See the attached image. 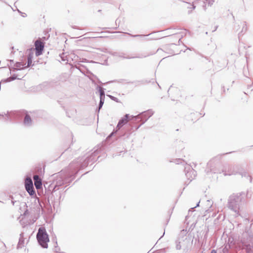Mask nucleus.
Returning a JSON list of instances; mask_svg holds the SVG:
<instances>
[{"instance_id": "nucleus-1", "label": "nucleus", "mask_w": 253, "mask_h": 253, "mask_svg": "<svg viewBox=\"0 0 253 253\" xmlns=\"http://www.w3.org/2000/svg\"><path fill=\"white\" fill-rule=\"evenodd\" d=\"M75 177L74 171L71 170L70 168L68 169L61 170L54 177L55 179L53 181V184L54 185L53 191H55L59 187L62 185L65 184L66 185V186L69 185Z\"/></svg>"}, {"instance_id": "nucleus-2", "label": "nucleus", "mask_w": 253, "mask_h": 253, "mask_svg": "<svg viewBox=\"0 0 253 253\" xmlns=\"http://www.w3.org/2000/svg\"><path fill=\"white\" fill-rule=\"evenodd\" d=\"M248 191L247 193L242 192L234 193L229 197L227 206L228 208L235 213V215H240V208L242 204L246 202V198L248 197Z\"/></svg>"}, {"instance_id": "nucleus-3", "label": "nucleus", "mask_w": 253, "mask_h": 253, "mask_svg": "<svg viewBox=\"0 0 253 253\" xmlns=\"http://www.w3.org/2000/svg\"><path fill=\"white\" fill-rule=\"evenodd\" d=\"M187 231L182 230L180 231L177 239L175 241V248L180 250L182 248L184 250H187L188 247L192 244L193 240L187 235Z\"/></svg>"}, {"instance_id": "nucleus-4", "label": "nucleus", "mask_w": 253, "mask_h": 253, "mask_svg": "<svg viewBox=\"0 0 253 253\" xmlns=\"http://www.w3.org/2000/svg\"><path fill=\"white\" fill-rule=\"evenodd\" d=\"M243 247L246 251V253H253V233L250 229H245L241 240Z\"/></svg>"}, {"instance_id": "nucleus-5", "label": "nucleus", "mask_w": 253, "mask_h": 253, "mask_svg": "<svg viewBox=\"0 0 253 253\" xmlns=\"http://www.w3.org/2000/svg\"><path fill=\"white\" fill-rule=\"evenodd\" d=\"M98 153V151H94L89 157H87L84 162L79 163L78 161L71 164L69 166L70 169L74 171V174L76 175L80 169H83L86 167L90 162H93L95 160V157Z\"/></svg>"}, {"instance_id": "nucleus-6", "label": "nucleus", "mask_w": 253, "mask_h": 253, "mask_svg": "<svg viewBox=\"0 0 253 253\" xmlns=\"http://www.w3.org/2000/svg\"><path fill=\"white\" fill-rule=\"evenodd\" d=\"M37 239L39 245L43 248H48V242L49 241L48 235L44 227H40L37 234Z\"/></svg>"}, {"instance_id": "nucleus-7", "label": "nucleus", "mask_w": 253, "mask_h": 253, "mask_svg": "<svg viewBox=\"0 0 253 253\" xmlns=\"http://www.w3.org/2000/svg\"><path fill=\"white\" fill-rule=\"evenodd\" d=\"M154 114L152 110L144 111L137 116H131V120H134L136 123L141 122V124L135 126V130L138 129L141 125L144 124Z\"/></svg>"}, {"instance_id": "nucleus-8", "label": "nucleus", "mask_w": 253, "mask_h": 253, "mask_svg": "<svg viewBox=\"0 0 253 253\" xmlns=\"http://www.w3.org/2000/svg\"><path fill=\"white\" fill-rule=\"evenodd\" d=\"M25 187L26 191L31 196H36L33 181L31 177H27L25 180Z\"/></svg>"}, {"instance_id": "nucleus-9", "label": "nucleus", "mask_w": 253, "mask_h": 253, "mask_svg": "<svg viewBox=\"0 0 253 253\" xmlns=\"http://www.w3.org/2000/svg\"><path fill=\"white\" fill-rule=\"evenodd\" d=\"M184 171L186 178L190 180V182L194 179L197 175L196 171L190 165H187L185 167Z\"/></svg>"}, {"instance_id": "nucleus-10", "label": "nucleus", "mask_w": 253, "mask_h": 253, "mask_svg": "<svg viewBox=\"0 0 253 253\" xmlns=\"http://www.w3.org/2000/svg\"><path fill=\"white\" fill-rule=\"evenodd\" d=\"M5 115L7 119V121L10 122L13 121L15 120L18 119L20 117V112H7L5 114H0V116H4Z\"/></svg>"}, {"instance_id": "nucleus-11", "label": "nucleus", "mask_w": 253, "mask_h": 253, "mask_svg": "<svg viewBox=\"0 0 253 253\" xmlns=\"http://www.w3.org/2000/svg\"><path fill=\"white\" fill-rule=\"evenodd\" d=\"M131 116H129V114H126L123 118H122L119 121L118 124L116 128L120 129L123 126L126 124L128 121H132L133 123H136L134 120H131Z\"/></svg>"}, {"instance_id": "nucleus-12", "label": "nucleus", "mask_w": 253, "mask_h": 253, "mask_svg": "<svg viewBox=\"0 0 253 253\" xmlns=\"http://www.w3.org/2000/svg\"><path fill=\"white\" fill-rule=\"evenodd\" d=\"M35 46L36 56L41 55L44 48V43L40 40H37L35 42Z\"/></svg>"}, {"instance_id": "nucleus-13", "label": "nucleus", "mask_w": 253, "mask_h": 253, "mask_svg": "<svg viewBox=\"0 0 253 253\" xmlns=\"http://www.w3.org/2000/svg\"><path fill=\"white\" fill-rule=\"evenodd\" d=\"M26 64V63L23 62H17L14 64L13 67L12 68L9 67V69L10 71L12 70L14 71L16 70H21L26 68V67H25Z\"/></svg>"}, {"instance_id": "nucleus-14", "label": "nucleus", "mask_w": 253, "mask_h": 253, "mask_svg": "<svg viewBox=\"0 0 253 253\" xmlns=\"http://www.w3.org/2000/svg\"><path fill=\"white\" fill-rule=\"evenodd\" d=\"M34 184L37 189H41L42 187V182L41 178L38 175H34L33 176Z\"/></svg>"}, {"instance_id": "nucleus-15", "label": "nucleus", "mask_w": 253, "mask_h": 253, "mask_svg": "<svg viewBox=\"0 0 253 253\" xmlns=\"http://www.w3.org/2000/svg\"><path fill=\"white\" fill-rule=\"evenodd\" d=\"M236 167H237V166H236V167L234 166L233 168L231 167L230 169H229L228 170V171H226V170H223V172H224L223 174L226 176V175H231L236 174L238 173H239L241 174H242V176H243V174L242 173H241L240 172L238 171L237 170L235 169V168Z\"/></svg>"}, {"instance_id": "nucleus-16", "label": "nucleus", "mask_w": 253, "mask_h": 253, "mask_svg": "<svg viewBox=\"0 0 253 253\" xmlns=\"http://www.w3.org/2000/svg\"><path fill=\"white\" fill-rule=\"evenodd\" d=\"M125 33L126 34L129 35L130 36H131L132 37H139L140 38V40H142V41L143 40L148 41V40H156L157 39L155 38H152V37H151L149 39L146 38V37L147 36V35H132L128 33ZM150 35L151 34H148V35H147V36H150Z\"/></svg>"}, {"instance_id": "nucleus-17", "label": "nucleus", "mask_w": 253, "mask_h": 253, "mask_svg": "<svg viewBox=\"0 0 253 253\" xmlns=\"http://www.w3.org/2000/svg\"><path fill=\"white\" fill-rule=\"evenodd\" d=\"M24 246V233H21L20 234V238L19 239V242L18 243L17 248L20 249L22 248Z\"/></svg>"}, {"instance_id": "nucleus-18", "label": "nucleus", "mask_w": 253, "mask_h": 253, "mask_svg": "<svg viewBox=\"0 0 253 253\" xmlns=\"http://www.w3.org/2000/svg\"><path fill=\"white\" fill-rule=\"evenodd\" d=\"M23 123L25 126H30L32 125V120L30 116L28 114L25 116Z\"/></svg>"}, {"instance_id": "nucleus-19", "label": "nucleus", "mask_w": 253, "mask_h": 253, "mask_svg": "<svg viewBox=\"0 0 253 253\" xmlns=\"http://www.w3.org/2000/svg\"><path fill=\"white\" fill-rule=\"evenodd\" d=\"M33 54L31 53H29L27 56V64L26 65L25 67L28 68L31 66H33L34 64L32 65V63Z\"/></svg>"}, {"instance_id": "nucleus-20", "label": "nucleus", "mask_w": 253, "mask_h": 253, "mask_svg": "<svg viewBox=\"0 0 253 253\" xmlns=\"http://www.w3.org/2000/svg\"><path fill=\"white\" fill-rule=\"evenodd\" d=\"M183 33H176L174 34H173V35L171 36L172 39H178V43L180 42L181 41V39L182 38L183 36Z\"/></svg>"}, {"instance_id": "nucleus-21", "label": "nucleus", "mask_w": 253, "mask_h": 253, "mask_svg": "<svg viewBox=\"0 0 253 253\" xmlns=\"http://www.w3.org/2000/svg\"><path fill=\"white\" fill-rule=\"evenodd\" d=\"M149 55L147 54V55H138V56H123L122 55H120V57H123V58H126V59H131V58H143V57H146L147 56H148Z\"/></svg>"}, {"instance_id": "nucleus-22", "label": "nucleus", "mask_w": 253, "mask_h": 253, "mask_svg": "<svg viewBox=\"0 0 253 253\" xmlns=\"http://www.w3.org/2000/svg\"><path fill=\"white\" fill-rule=\"evenodd\" d=\"M202 1L204 3L203 7L205 10H206V3L210 6H211L214 1V0H202Z\"/></svg>"}, {"instance_id": "nucleus-23", "label": "nucleus", "mask_w": 253, "mask_h": 253, "mask_svg": "<svg viewBox=\"0 0 253 253\" xmlns=\"http://www.w3.org/2000/svg\"><path fill=\"white\" fill-rule=\"evenodd\" d=\"M96 89L98 90L99 92V96H105V89L103 87H101V86L97 85L96 86Z\"/></svg>"}, {"instance_id": "nucleus-24", "label": "nucleus", "mask_w": 253, "mask_h": 253, "mask_svg": "<svg viewBox=\"0 0 253 253\" xmlns=\"http://www.w3.org/2000/svg\"><path fill=\"white\" fill-rule=\"evenodd\" d=\"M207 205L209 206V208L206 211V212L210 213L212 211V205L213 202L211 200H207Z\"/></svg>"}, {"instance_id": "nucleus-25", "label": "nucleus", "mask_w": 253, "mask_h": 253, "mask_svg": "<svg viewBox=\"0 0 253 253\" xmlns=\"http://www.w3.org/2000/svg\"><path fill=\"white\" fill-rule=\"evenodd\" d=\"M177 143V145H176V147L178 150H182L184 148V144L182 141H179Z\"/></svg>"}, {"instance_id": "nucleus-26", "label": "nucleus", "mask_w": 253, "mask_h": 253, "mask_svg": "<svg viewBox=\"0 0 253 253\" xmlns=\"http://www.w3.org/2000/svg\"><path fill=\"white\" fill-rule=\"evenodd\" d=\"M247 30V27L246 22H244L243 23V27L242 29L241 32L239 34V35H241V34H244Z\"/></svg>"}, {"instance_id": "nucleus-27", "label": "nucleus", "mask_w": 253, "mask_h": 253, "mask_svg": "<svg viewBox=\"0 0 253 253\" xmlns=\"http://www.w3.org/2000/svg\"><path fill=\"white\" fill-rule=\"evenodd\" d=\"M60 57L62 61H68V60L67 59V55H65L64 53H62V54H60Z\"/></svg>"}, {"instance_id": "nucleus-28", "label": "nucleus", "mask_w": 253, "mask_h": 253, "mask_svg": "<svg viewBox=\"0 0 253 253\" xmlns=\"http://www.w3.org/2000/svg\"><path fill=\"white\" fill-rule=\"evenodd\" d=\"M107 96H108L111 100L116 102H119V100L118 98L113 96L111 95H107Z\"/></svg>"}, {"instance_id": "nucleus-29", "label": "nucleus", "mask_w": 253, "mask_h": 253, "mask_svg": "<svg viewBox=\"0 0 253 253\" xmlns=\"http://www.w3.org/2000/svg\"><path fill=\"white\" fill-rule=\"evenodd\" d=\"M55 245H56V246H55V247H54V252L56 253H61L59 252L60 249L59 247H58L57 246V241H56V242H55Z\"/></svg>"}, {"instance_id": "nucleus-30", "label": "nucleus", "mask_w": 253, "mask_h": 253, "mask_svg": "<svg viewBox=\"0 0 253 253\" xmlns=\"http://www.w3.org/2000/svg\"><path fill=\"white\" fill-rule=\"evenodd\" d=\"M104 101H99V105L97 107L98 112H99L101 108L102 107L103 104H104Z\"/></svg>"}, {"instance_id": "nucleus-31", "label": "nucleus", "mask_w": 253, "mask_h": 253, "mask_svg": "<svg viewBox=\"0 0 253 253\" xmlns=\"http://www.w3.org/2000/svg\"><path fill=\"white\" fill-rule=\"evenodd\" d=\"M49 84L48 83L44 82L42 84H40V87L42 89L44 87L49 86Z\"/></svg>"}, {"instance_id": "nucleus-32", "label": "nucleus", "mask_w": 253, "mask_h": 253, "mask_svg": "<svg viewBox=\"0 0 253 253\" xmlns=\"http://www.w3.org/2000/svg\"><path fill=\"white\" fill-rule=\"evenodd\" d=\"M142 82L141 81H133V82H128L127 83L128 84H135V85H138L139 84V83H141Z\"/></svg>"}, {"instance_id": "nucleus-33", "label": "nucleus", "mask_w": 253, "mask_h": 253, "mask_svg": "<svg viewBox=\"0 0 253 253\" xmlns=\"http://www.w3.org/2000/svg\"><path fill=\"white\" fill-rule=\"evenodd\" d=\"M117 130H113L112 132H111L107 137V139H109L115 133H116Z\"/></svg>"}, {"instance_id": "nucleus-34", "label": "nucleus", "mask_w": 253, "mask_h": 253, "mask_svg": "<svg viewBox=\"0 0 253 253\" xmlns=\"http://www.w3.org/2000/svg\"><path fill=\"white\" fill-rule=\"evenodd\" d=\"M189 6L187 7L189 8H192L193 9L195 8V6L194 4L188 3Z\"/></svg>"}, {"instance_id": "nucleus-35", "label": "nucleus", "mask_w": 253, "mask_h": 253, "mask_svg": "<svg viewBox=\"0 0 253 253\" xmlns=\"http://www.w3.org/2000/svg\"><path fill=\"white\" fill-rule=\"evenodd\" d=\"M247 178L249 179L251 183H253V178H252L251 176L247 175Z\"/></svg>"}, {"instance_id": "nucleus-36", "label": "nucleus", "mask_w": 253, "mask_h": 253, "mask_svg": "<svg viewBox=\"0 0 253 253\" xmlns=\"http://www.w3.org/2000/svg\"><path fill=\"white\" fill-rule=\"evenodd\" d=\"M105 96H99L100 101H104Z\"/></svg>"}, {"instance_id": "nucleus-37", "label": "nucleus", "mask_w": 253, "mask_h": 253, "mask_svg": "<svg viewBox=\"0 0 253 253\" xmlns=\"http://www.w3.org/2000/svg\"><path fill=\"white\" fill-rule=\"evenodd\" d=\"M121 22V20L119 18H117L116 20V21H115V23H116V25H117V24L118 23V24H120V23Z\"/></svg>"}, {"instance_id": "nucleus-38", "label": "nucleus", "mask_w": 253, "mask_h": 253, "mask_svg": "<svg viewBox=\"0 0 253 253\" xmlns=\"http://www.w3.org/2000/svg\"><path fill=\"white\" fill-rule=\"evenodd\" d=\"M17 10H18V12H19V13H22V14H23V15H22V16H23V17H25V16H27V15H26V14L25 13H22V12H21L19 9H18Z\"/></svg>"}, {"instance_id": "nucleus-39", "label": "nucleus", "mask_w": 253, "mask_h": 253, "mask_svg": "<svg viewBox=\"0 0 253 253\" xmlns=\"http://www.w3.org/2000/svg\"><path fill=\"white\" fill-rule=\"evenodd\" d=\"M160 253H165L166 252V249H162L160 250Z\"/></svg>"}, {"instance_id": "nucleus-40", "label": "nucleus", "mask_w": 253, "mask_h": 253, "mask_svg": "<svg viewBox=\"0 0 253 253\" xmlns=\"http://www.w3.org/2000/svg\"><path fill=\"white\" fill-rule=\"evenodd\" d=\"M199 204H200V202H199L197 204V205H196V206L195 207H193V208H192L191 209V210H193L194 209H195V208H196V207H197L199 206Z\"/></svg>"}, {"instance_id": "nucleus-41", "label": "nucleus", "mask_w": 253, "mask_h": 253, "mask_svg": "<svg viewBox=\"0 0 253 253\" xmlns=\"http://www.w3.org/2000/svg\"><path fill=\"white\" fill-rule=\"evenodd\" d=\"M130 133H126V134H124L123 136H122V137L123 136H125L126 135V137H128V136L130 135Z\"/></svg>"}, {"instance_id": "nucleus-42", "label": "nucleus", "mask_w": 253, "mask_h": 253, "mask_svg": "<svg viewBox=\"0 0 253 253\" xmlns=\"http://www.w3.org/2000/svg\"><path fill=\"white\" fill-rule=\"evenodd\" d=\"M211 253H217L216 251L215 250H212L211 251Z\"/></svg>"}, {"instance_id": "nucleus-43", "label": "nucleus", "mask_w": 253, "mask_h": 253, "mask_svg": "<svg viewBox=\"0 0 253 253\" xmlns=\"http://www.w3.org/2000/svg\"><path fill=\"white\" fill-rule=\"evenodd\" d=\"M16 202V201H13V200H11V203L12 204L13 206L15 204V203Z\"/></svg>"}, {"instance_id": "nucleus-44", "label": "nucleus", "mask_w": 253, "mask_h": 253, "mask_svg": "<svg viewBox=\"0 0 253 253\" xmlns=\"http://www.w3.org/2000/svg\"><path fill=\"white\" fill-rule=\"evenodd\" d=\"M114 82V81H111L107 82V83H106V84H109L110 83H113ZM104 84H105V83H104Z\"/></svg>"}, {"instance_id": "nucleus-45", "label": "nucleus", "mask_w": 253, "mask_h": 253, "mask_svg": "<svg viewBox=\"0 0 253 253\" xmlns=\"http://www.w3.org/2000/svg\"><path fill=\"white\" fill-rule=\"evenodd\" d=\"M211 162H209L208 163V167H211Z\"/></svg>"}, {"instance_id": "nucleus-46", "label": "nucleus", "mask_w": 253, "mask_h": 253, "mask_svg": "<svg viewBox=\"0 0 253 253\" xmlns=\"http://www.w3.org/2000/svg\"><path fill=\"white\" fill-rule=\"evenodd\" d=\"M160 50H162V49L158 48L157 50V52H159Z\"/></svg>"}, {"instance_id": "nucleus-47", "label": "nucleus", "mask_w": 253, "mask_h": 253, "mask_svg": "<svg viewBox=\"0 0 253 253\" xmlns=\"http://www.w3.org/2000/svg\"><path fill=\"white\" fill-rule=\"evenodd\" d=\"M9 61L11 62V63H13L14 62V61L13 60H10Z\"/></svg>"}, {"instance_id": "nucleus-48", "label": "nucleus", "mask_w": 253, "mask_h": 253, "mask_svg": "<svg viewBox=\"0 0 253 253\" xmlns=\"http://www.w3.org/2000/svg\"><path fill=\"white\" fill-rule=\"evenodd\" d=\"M210 171H211V172H213V173H215L216 172L215 171H214L213 170L212 171V170L211 169Z\"/></svg>"}, {"instance_id": "nucleus-49", "label": "nucleus", "mask_w": 253, "mask_h": 253, "mask_svg": "<svg viewBox=\"0 0 253 253\" xmlns=\"http://www.w3.org/2000/svg\"><path fill=\"white\" fill-rule=\"evenodd\" d=\"M247 174L246 172H245L244 175V176L246 177L247 176Z\"/></svg>"}, {"instance_id": "nucleus-50", "label": "nucleus", "mask_w": 253, "mask_h": 253, "mask_svg": "<svg viewBox=\"0 0 253 253\" xmlns=\"http://www.w3.org/2000/svg\"><path fill=\"white\" fill-rule=\"evenodd\" d=\"M217 28V26H216V27H215V29H214V30H213V32H214V31H216V30Z\"/></svg>"}, {"instance_id": "nucleus-51", "label": "nucleus", "mask_w": 253, "mask_h": 253, "mask_svg": "<svg viewBox=\"0 0 253 253\" xmlns=\"http://www.w3.org/2000/svg\"><path fill=\"white\" fill-rule=\"evenodd\" d=\"M165 235V232H164L163 235L161 237V238H160V239L162 237H163V236Z\"/></svg>"}, {"instance_id": "nucleus-52", "label": "nucleus", "mask_w": 253, "mask_h": 253, "mask_svg": "<svg viewBox=\"0 0 253 253\" xmlns=\"http://www.w3.org/2000/svg\"><path fill=\"white\" fill-rule=\"evenodd\" d=\"M116 156H117V155H113V157H116Z\"/></svg>"}, {"instance_id": "nucleus-53", "label": "nucleus", "mask_w": 253, "mask_h": 253, "mask_svg": "<svg viewBox=\"0 0 253 253\" xmlns=\"http://www.w3.org/2000/svg\"><path fill=\"white\" fill-rule=\"evenodd\" d=\"M206 171H207V172H209V170H208L207 169L206 170Z\"/></svg>"}, {"instance_id": "nucleus-54", "label": "nucleus", "mask_w": 253, "mask_h": 253, "mask_svg": "<svg viewBox=\"0 0 253 253\" xmlns=\"http://www.w3.org/2000/svg\"><path fill=\"white\" fill-rule=\"evenodd\" d=\"M246 220H247V221H249V219H248V218H246Z\"/></svg>"}, {"instance_id": "nucleus-55", "label": "nucleus", "mask_w": 253, "mask_h": 253, "mask_svg": "<svg viewBox=\"0 0 253 253\" xmlns=\"http://www.w3.org/2000/svg\"><path fill=\"white\" fill-rule=\"evenodd\" d=\"M191 11H188V13H191Z\"/></svg>"}, {"instance_id": "nucleus-56", "label": "nucleus", "mask_w": 253, "mask_h": 253, "mask_svg": "<svg viewBox=\"0 0 253 253\" xmlns=\"http://www.w3.org/2000/svg\"><path fill=\"white\" fill-rule=\"evenodd\" d=\"M99 83H100V84H102V82L101 81H99Z\"/></svg>"}, {"instance_id": "nucleus-57", "label": "nucleus", "mask_w": 253, "mask_h": 253, "mask_svg": "<svg viewBox=\"0 0 253 253\" xmlns=\"http://www.w3.org/2000/svg\"><path fill=\"white\" fill-rule=\"evenodd\" d=\"M38 202L40 203V200L38 199Z\"/></svg>"}, {"instance_id": "nucleus-58", "label": "nucleus", "mask_w": 253, "mask_h": 253, "mask_svg": "<svg viewBox=\"0 0 253 253\" xmlns=\"http://www.w3.org/2000/svg\"><path fill=\"white\" fill-rule=\"evenodd\" d=\"M76 69H78L79 70H80V69L77 67H76Z\"/></svg>"}, {"instance_id": "nucleus-59", "label": "nucleus", "mask_w": 253, "mask_h": 253, "mask_svg": "<svg viewBox=\"0 0 253 253\" xmlns=\"http://www.w3.org/2000/svg\"><path fill=\"white\" fill-rule=\"evenodd\" d=\"M251 85L248 86V87H251Z\"/></svg>"}, {"instance_id": "nucleus-60", "label": "nucleus", "mask_w": 253, "mask_h": 253, "mask_svg": "<svg viewBox=\"0 0 253 253\" xmlns=\"http://www.w3.org/2000/svg\"><path fill=\"white\" fill-rule=\"evenodd\" d=\"M10 198H11V199H13V197L11 196H10Z\"/></svg>"}, {"instance_id": "nucleus-61", "label": "nucleus", "mask_w": 253, "mask_h": 253, "mask_svg": "<svg viewBox=\"0 0 253 253\" xmlns=\"http://www.w3.org/2000/svg\"><path fill=\"white\" fill-rule=\"evenodd\" d=\"M10 198H11V199H13V197L11 196H10Z\"/></svg>"}]
</instances>
